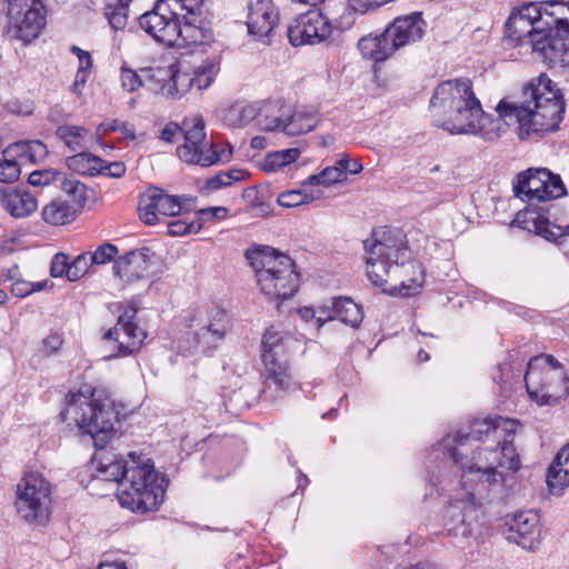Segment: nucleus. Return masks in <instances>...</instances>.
<instances>
[{
  "label": "nucleus",
  "mask_w": 569,
  "mask_h": 569,
  "mask_svg": "<svg viewBox=\"0 0 569 569\" xmlns=\"http://www.w3.org/2000/svg\"><path fill=\"white\" fill-rule=\"evenodd\" d=\"M520 102L501 100L496 111L498 118L483 111L468 78L447 80L438 84L431 99L430 110L435 126L451 134H473L486 141L500 137L502 120L517 123L521 140L539 138L559 128L565 113L563 97L556 84L545 74L537 82L528 83Z\"/></svg>",
  "instance_id": "f257e3e1"
},
{
  "label": "nucleus",
  "mask_w": 569,
  "mask_h": 569,
  "mask_svg": "<svg viewBox=\"0 0 569 569\" xmlns=\"http://www.w3.org/2000/svg\"><path fill=\"white\" fill-rule=\"evenodd\" d=\"M518 421L496 417L473 423L470 432L457 433L443 439L450 459L461 470V487L470 505L450 503L445 512L448 535L469 538L472 535L468 520L475 506L499 491L505 478L502 469L517 471L520 459L512 443Z\"/></svg>",
  "instance_id": "f03ea898"
},
{
  "label": "nucleus",
  "mask_w": 569,
  "mask_h": 569,
  "mask_svg": "<svg viewBox=\"0 0 569 569\" xmlns=\"http://www.w3.org/2000/svg\"><path fill=\"white\" fill-rule=\"evenodd\" d=\"M210 0H158L139 18V26L167 47L209 43L213 38Z\"/></svg>",
  "instance_id": "7ed1b4c3"
},
{
  "label": "nucleus",
  "mask_w": 569,
  "mask_h": 569,
  "mask_svg": "<svg viewBox=\"0 0 569 569\" xmlns=\"http://www.w3.org/2000/svg\"><path fill=\"white\" fill-rule=\"evenodd\" d=\"M98 471L106 480L119 483L118 501L133 512L157 511L163 502L167 480L146 456L131 451L127 458H103Z\"/></svg>",
  "instance_id": "20e7f679"
},
{
  "label": "nucleus",
  "mask_w": 569,
  "mask_h": 569,
  "mask_svg": "<svg viewBox=\"0 0 569 569\" xmlns=\"http://www.w3.org/2000/svg\"><path fill=\"white\" fill-rule=\"evenodd\" d=\"M66 409L60 413L62 421L73 420L82 433L92 439L94 447L103 449L116 435L119 421V405L104 389L93 388L90 396L70 392Z\"/></svg>",
  "instance_id": "39448f33"
},
{
  "label": "nucleus",
  "mask_w": 569,
  "mask_h": 569,
  "mask_svg": "<svg viewBox=\"0 0 569 569\" xmlns=\"http://www.w3.org/2000/svg\"><path fill=\"white\" fill-rule=\"evenodd\" d=\"M246 258L254 271L260 291L270 300L283 301L296 295L300 276L289 256L261 247L248 249Z\"/></svg>",
  "instance_id": "423d86ee"
},
{
  "label": "nucleus",
  "mask_w": 569,
  "mask_h": 569,
  "mask_svg": "<svg viewBox=\"0 0 569 569\" xmlns=\"http://www.w3.org/2000/svg\"><path fill=\"white\" fill-rule=\"evenodd\" d=\"M529 398L539 406H555L569 396V376L550 355L531 358L525 375Z\"/></svg>",
  "instance_id": "0eeeda50"
},
{
  "label": "nucleus",
  "mask_w": 569,
  "mask_h": 569,
  "mask_svg": "<svg viewBox=\"0 0 569 569\" xmlns=\"http://www.w3.org/2000/svg\"><path fill=\"white\" fill-rule=\"evenodd\" d=\"M288 341L273 328L263 333L262 362L264 366V388L262 397L276 400L282 395L293 390L296 383L289 367Z\"/></svg>",
  "instance_id": "6e6552de"
},
{
  "label": "nucleus",
  "mask_w": 569,
  "mask_h": 569,
  "mask_svg": "<svg viewBox=\"0 0 569 569\" xmlns=\"http://www.w3.org/2000/svg\"><path fill=\"white\" fill-rule=\"evenodd\" d=\"M506 37L516 46L529 44L549 61L548 41L540 2H526L515 8L506 22Z\"/></svg>",
  "instance_id": "1a4fd4ad"
},
{
  "label": "nucleus",
  "mask_w": 569,
  "mask_h": 569,
  "mask_svg": "<svg viewBox=\"0 0 569 569\" xmlns=\"http://www.w3.org/2000/svg\"><path fill=\"white\" fill-rule=\"evenodd\" d=\"M51 492L50 482L41 473H26L17 485V512L27 522L44 525L51 513Z\"/></svg>",
  "instance_id": "9d476101"
},
{
  "label": "nucleus",
  "mask_w": 569,
  "mask_h": 569,
  "mask_svg": "<svg viewBox=\"0 0 569 569\" xmlns=\"http://www.w3.org/2000/svg\"><path fill=\"white\" fill-rule=\"evenodd\" d=\"M3 30L11 39L29 42L46 24V8L41 0H6Z\"/></svg>",
  "instance_id": "9b49d317"
},
{
  "label": "nucleus",
  "mask_w": 569,
  "mask_h": 569,
  "mask_svg": "<svg viewBox=\"0 0 569 569\" xmlns=\"http://www.w3.org/2000/svg\"><path fill=\"white\" fill-rule=\"evenodd\" d=\"M513 193L530 207L566 196L567 190L559 174L547 168H529L519 172L512 182Z\"/></svg>",
  "instance_id": "f8f14e48"
},
{
  "label": "nucleus",
  "mask_w": 569,
  "mask_h": 569,
  "mask_svg": "<svg viewBox=\"0 0 569 569\" xmlns=\"http://www.w3.org/2000/svg\"><path fill=\"white\" fill-rule=\"evenodd\" d=\"M183 144L177 148L178 157L189 163L201 167H210L219 161L229 159L231 150L219 153L213 149V143L206 139L204 121L202 118H193L183 121Z\"/></svg>",
  "instance_id": "ddd939ff"
},
{
  "label": "nucleus",
  "mask_w": 569,
  "mask_h": 569,
  "mask_svg": "<svg viewBox=\"0 0 569 569\" xmlns=\"http://www.w3.org/2000/svg\"><path fill=\"white\" fill-rule=\"evenodd\" d=\"M548 41L549 62L569 67V2L540 1Z\"/></svg>",
  "instance_id": "4468645a"
},
{
  "label": "nucleus",
  "mask_w": 569,
  "mask_h": 569,
  "mask_svg": "<svg viewBox=\"0 0 569 569\" xmlns=\"http://www.w3.org/2000/svg\"><path fill=\"white\" fill-rule=\"evenodd\" d=\"M194 203L192 197L171 196L161 188L150 187L139 198V218L143 223L153 226L160 222L161 217H176L191 211Z\"/></svg>",
  "instance_id": "2eb2a0df"
},
{
  "label": "nucleus",
  "mask_w": 569,
  "mask_h": 569,
  "mask_svg": "<svg viewBox=\"0 0 569 569\" xmlns=\"http://www.w3.org/2000/svg\"><path fill=\"white\" fill-rule=\"evenodd\" d=\"M136 315V308L126 307L114 327L103 335L110 349L108 358L127 357L141 348L147 333L133 321Z\"/></svg>",
  "instance_id": "dca6fc26"
},
{
  "label": "nucleus",
  "mask_w": 569,
  "mask_h": 569,
  "mask_svg": "<svg viewBox=\"0 0 569 569\" xmlns=\"http://www.w3.org/2000/svg\"><path fill=\"white\" fill-rule=\"evenodd\" d=\"M331 32L332 24L329 18L317 9L298 16L287 29L289 42L293 47L323 42Z\"/></svg>",
  "instance_id": "f3484780"
},
{
  "label": "nucleus",
  "mask_w": 569,
  "mask_h": 569,
  "mask_svg": "<svg viewBox=\"0 0 569 569\" xmlns=\"http://www.w3.org/2000/svg\"><path fill=\"white\" fill-rule=\"evenodd\" d=\"M148 89L166 98L178 99L193 88L191 73L177 64L151 67L144 70Z\"/></svg>",
  "instance_id": "a211bd4d"
},
{
  "label": "nucleus",
  "mask_w": 569,
  "mask_h": 569,
  "mask_svg": "<svg viewBox=\"0 0 569 569\" xmlns=\"http://www.w3.org/2000/svg\"><path fill=\"white\" fill-rule=\"evenodd\" d=\"M278 21L279 10L272 0H249L246 24L248 33L256 40L269 44Z\"/></svg>",
  "instance_id": "6ab92c4d"
},
{
  "label": "nucleus",
  "mask_w": 569,
  "mask_h": 569,
  "mask_svg": "<svg viewBox=\"0 0 569 569\" xmlns=\"http://www.w3.org/2000/svg\"><path fill=\"white\" fill-rule=\"evenodd\" d=\"M427 23L420 12L396 18L383 31L392 52L419 41L426 32Z\"/></svg>",
  "instance_id": "aec40b11"
},
{
  "label": "nucleus",
  "mask_w": 569,
  "mask_h": 569,
  "mask_svg": "<svg viewBox=\"0 0 569 569\" xmlns=\"http://www.w3.org/2000/svg\"><path fill=\"white\" fill-rule=\"evenodd\" d=\"M512 226H517L555 243H559L562 238L569 234V224L562 227L552 223L543 212L530 207L516 214Z\"/></svg>",
  "instance_id": "412c9836"
},
{
  "label": "nucleus",
  "mask_w": 569,
  "mask_h": 569,
  "mask_svg": "<svg viewBox=\"0 0 569 569\" xmlns=\"http://www.w3.org/2000/svg\"><path fill=\"white\" fill-rule=\"evenodd\" d=\"M368 240L365 241V248L372 254L383 256L392 260L397 267L405 264L409 259L406 236L398 229H382L373 232V241L368 247Z\"/></svg>",
  "instance_id": "4be33fe9"
},
{
  "label": "nucleus",
  "mask_w": 569,
  "mask_h": 569,
  "mask_svg": "<svg viewBox=\"0 0 569 569\" xmlns=\"http://www.w3.org/2000/svg\"><path fill=\"white\" fill-rule=\"evenodd\" d=\"M507 539L523 549L535 550L540 541L539 516L531 510L515 515L509 522Z\"/></svg>",
  "instance_id": "5701e85b"
},
{
  "label": "nucleus",
  "mask_w": 569,
  "mask_h": 569,
  "mask_svg": "<svg viewBox=\"0 0 569 569\" xmlns=\"http://www.w3.org/2000/svg\"><path fill=\"white\" fill-rule=\"evenodd\" d=\"M1 208L16 219H24L38 209L37 197L26 187H1Z\"/></svg>",
  "instance_id": "b1692460"
},
{
  "label": "nucleus",
  "mask_w": 569,
  "mask_h": 569,
  "mask_svg": "<svg viewBox=\"0 0 569 569\" xmlns=\"http://www.w3.org/2000/svg\"><path fill=\"white\" fill-rule=\"evenodd\" d=\"M150 250L136 249L118 257L113 263V273L124 283H132L143 279L150 268Z\"/></svg>",
  "instance_id": "393cba45"
},
{
  "label": "nucleus",
  "mask_w": 569,
  "mask_h": 569,
  "mask_svg": "<svg viewBox=\"0 0 569 569\" xmlns=\"http://www.w3.org/2000/svg\"><path fill=\"white\" fill-rule=\"evenodd\" d=\"M229 318L227 311L218 306L208 311L207 321L194 332L196 348L202 352L211 350L217 342L224 338Z\"/></svg>",
  "instance_id": "a878e982"
},
{
  "label": "nucleus",
  "mask_w": 569,
  "mask_h": 569,
  "mask_svg": "<svg viewBox=\"0 0 569 569\" xmlns=\"http://www.w3.org/2000/svg\"><path fill=\"white\" fill-rule=\"evenodd\" d=\"M286 112L281 128V132L286 136L306 134L316 129L320 121L317 110L312 107L288 104Z\"/></svg>",
  "instance_id": "bb28decb"
},
{
  "label": "nucleus",
  "mask_w": 569,
  "mask_h": 569,
  "mask_svg": "<svg viewBox=\"0 0 569 569\" xmlns=\"http://www.w3.org/2000/svg\"><path fill=\"white\" fill-rule=\"evenodd\" d=\"M332 312L333 315L328 312L325 317H318V328H321L327 321L335 319H338L352 328H358L363 320L361 307L348 297L333 298Z\"/></svg>",
  "instance_id": "cd10ccee"
},
{
  "label": "nucleus",
  "mask_w": 569,
  "mask_h": 569,
  "mask_svg": "<svg viewBox=\"0 0 569 569\" xmlns=\"http://www.w3.org/2000/svg\"><path fill=\"white\" fill-rule=\"evenodd\" d=\"M547 485L553 496H561L569 486V443L557 453L548 469Z\"/></svg>",
  "instance_id": "c85d7f7f"
},
{
  "label": "nucleus",
  "mask_w": 569,
  "mask_h": 569,
  "mask_svg": "<svg viewBox=\"0 0 569 569\" xmlns=\"http://www.w3.org/2000/svg\"><path fill=\"white\" fill-rule=\"evenodd\" d=\"M288 104L282 100H266L258 102V126L266 132H281Z\"/></svg>",
  "instance_id": "c756f323"
},
{
  "label": "nucleus",
  "mask_w": 569,
  "mask_h": 569,
  "mask_svg": "<svg viewBox=\"0 0 569 569\" xmlns=\"http://www.w3.org/2000/svg\"><path fill=\"white\" fill-rule=\"evenodd\" d=\"M2 154L3 157H14L20 166L33 164L46 159L48 149L40 140H21L9 144Z\"/></svg>",
  "instance_id": "7c9ffc66"
},
{
  "label": "nucleus",
  "mask_w": 569,
  "mask_h": 569,
  "mask_svg": "<svg viewBox=\"0 0 569 569\" xmlns=\"http://www.w3.org/2000/svg\"><path fill=\"white\" fill-rule=\"evenodd\" d=\"M77 208L70 201L56 198L47 203L41 211L42 220L51 226H64L78 216Z\"/></svg>",
  "instance_id": "2f4dec72"
},
{
  "label": "nucleus",
  "mask_w": 569,
  "mask_h": 569,
  "mask_svg": "<svg viewBox=\"0 0 569 569\" xmlns=\"http://www.w3.org/2000/svg\"><path fill=\"white\" fill-rule=\"evenodd\" d=\"M366 262L367 276L377 287L385 286L388 282V279L390 277H395L399 270V267H397L392 260H389L383 256L372 254L369 250Z\"/></svg>",
  "instance_id": "473e14b6"
},
{
  "label": "nucleus",
  "mask_w": 569,
  "mask_h": 569,
  "mask_svg": "<svg viewBox=\"0 0 569 569\" xmlns=\"http://www.w3.org/2000/svg\"><path fill=\"white\" fill-rule=\"evenodd\" d=\"M358 48L365 58L375 62H383L393 53L385 32L375 37H362L358 42Z\"/></svg>",
  "instance_id": "72a5a7b5"
},
{
  "label": "nucleus",
  "mask_w": 569,
  "mask_h": 569,
  "mask_svg": "<svg viewBox=\"0 0 569 569\" xmlns=\"http://www.w3.org/2000/svg\"><path fill=\"white\" fill-rule=\"evenodd\" d=\"M68 168L82 176H94L101 171L103 160L97 156L80 150L66 159Z\"/></svg>",
  "instance_id": "f704fd0d"
},
{
  "label": "nucleus",
  "mask_w": 569,
  "mask_h": 569,
  "mask_svg": "<svg viewBox=\"0 0 569 569\" xmlns=\"http://www.w3.org/2000/svg\"><path fill=\"white\" fill-rule=\"evenodd\" d=\"M87 129L79 126H60L56 130V134L61 139L72 152L88 149L86 143Z\"/></svg>",
  "instance_id": "c9c22d12"
},
{
  "label": "nucleus",
  "mask_w": 569,
  "mask_h": 569,
  "mask_svg": "<svg viewBox=\"0 0 569 569\" xmlns=\"http://www.w3.org/2000/svg\"><path fill=\"white\" fill-rule=\"evenodd\" d=\"M58 186L66 194L71 197L72 200L70 203L77 208L78 212H80L87 201L86 184L74 178H68L62 172V178L59 180Z\"/></svg>",
  "instance_id": "e433bc0d"
},
{
  "label": "nucleus",
  "mask_w": 569,
  "mask_h": 569,
  "mask_svg": "<svg viewBox=\"0 0 569 569\" xmlns=\"http://www.w3.org/2000/svg\"><path fill=\"white\" fill-rule=\"evenodd\" d=\"M129 4L128 1L116 0L109 2L104 8V16L110 27L114 31H122L128 23Z\"/></svg>",
  "instance_id": "4c0bfd02"
},
{
  "label": "nucleus",
  "mask_w": 569,
  "mask_h": 569,
  "mask_svg": "<svg viewBox=\"0 0 569 569\" xmlns=\"http://www.w3.org/2000/svg\"><path fill=\"white\" fill-rule=\"evenodd\" d=\"M300 156V150L297 148H289L269 153L262 163V169L266 172H274L284 166L295 162Z\"/></svg>",
  "instance_id": "58836bf2"
},
{
  "label": "nucleus",
  "mask_w": 569,
  "mask_h": 569,
  "mask_svg": "<svg viewBox=\"0 0 569 569\" xmlns=\"http://www.w3.org/2000/svg\"><path fill=\"white\" fill-rule=\"evenodd\" d=\"M346 179L347 173L341 168H338V166H333L325 168L320 173L309 176L305 183L309 186H330Z\"/></svg>",
  "instance_id": "ea45409f"
},
{
  "label": "nucleus",
  "mask_w": 569,
  "mask_h": 569,
  "mask_svg": "<svg viewBox=\"0 0 569 569\" xmlns=\"http://www.w3.org/2000/svg\"><path fill=\"white\" fill-rule=\"evenodd\" d=\"M218 70L219 67L214 62H204L193 73H191L193 88H197L198 91L207 89L213 81Z\"/></svg>",
  "instance_id": "a19ab883"
},
{
  "label": "nucleus",
  "mask_w": 569,
  "mask_h": 569,
  "mask_svg": "<svg viewBox=\"0 0 569 569\" xmlns=\"http://www.w3.org/2000/svg\"><path fill=\"white\" fill-rule=\"evenodd\" d=\"M151 67H149V69ZM144 70H148V68L140 69V73H138L137 71L122 66L120 69L122 88L128 92H133L143 86L148 87L146 77L143 74Z\"/></svg>",
  "instance_id": "79ce46f5"
},
{
  "label": "nucleus",
  "mask_w": 569,
  "mask_h": 569,
  "mask_svg": "<svg viewBox=\"0 0 569 569\" xmlns=\"http://www.w3.org/2000/svg\"><path fill=\"white\" fill-rule=\"evenodd\" d=\"M118 252L119 250L114 244L110 242H104L98 246L93 252L88 253L90 257V263L92 266H102L111 261L114 262Z\"/></svg>",
  "instance_id": "37998d69"
},
{
  "label": "nucleus",
  "mask_w": 569,
  "mask_h": 569,
  "mask_svg": "<svg viewBox=\"0 0 569 569\" xmlns=\"http://www.w3.org/2000/svg\"><path fill=\"white\" fill-rule=\"evenodd\" d=\"M62 178V172L43 169L31 172L28 177V183L33 187H43L49 184L58 186L59 180Z\"/></svg>",
  "instance_id": "c03bdc74"
},
{
  "label": "nucleus",
  "mask_w": 569,
  "mask_h": 569,
  "mask_svg": "<svg viewBox=\"0 0 569 569\" xmlns=\"http://www.w3.org/2000/svg\"><path fill=\"white\" fill-rule=\"evenodd\" d=\"M313 200V197L310 193L303 192L301 190H289L281 192L278 196V203L284 208H293L300 204L309 203Z\"/></svg>",
  "instance_id": "a18cd8bd"
},
{
  "label": "nucleus",
  "mask_w": 569,
  "mask_h": 569,
  "mask_svg": "<svg viewBox=\"0 0 569 569\" xmlns=\"http://www.w3.org/2000/svg\"><path fill=\"white\" fill-rule=\"evenodd\" d=\"M48 286V280L31 282L24 279H17L11 284V292L18 298H26L27 296L43 290Z\"/></svg>",
  "instance_id": "49530a36"
},
{
  "label": "nucleus",
  "mask_w": 569,
  "mask_h": 569,
  "mask_svg": "<svg viewBox=\"0 0 569 569\" xmlns=\"http://www.w3.org/2000/svg\"><path fill=\"white\" fill-rule=\"evenodd\" d=\"M20 162L14 157H3L0 161V181L10 183L17 180L20 176Z\"/></svg>",
  "instance_id": "de8ad7c7"
},
{
  "label": "nucleus",
  "mask_w": 569,
  "mask_h": 569,
  "mask_svg": "<svg viewBox=\"0 0 569 569\" xmlns=\"http://www.w3.org/2000/svg\"><path fill=\"white\" fill-rule=\"evenodd\" d=\"M91 266L89 253L79 254L72 262H69L68 280L77 281L81 279Z\"/></svg>",
  "instance_id": "09e8293b"
},
{
  "label": "nucleus",
  "mask_w": 569,
  "mask_h": 569,
  "mask_svg": "<svg viewBox=\"0 0 569 569\" xmlns=\"http://www.w3.org/2000/svg\"><path fill=\"white\" fill-rule=\"evenodd\" d=\"M202 228L199 221L174 220L168 223V233L170 236H186L198 233Z\"/></svg>",
  "instance_id": "8fccbe9b"
},
{
  "label": "nucleus",
  "mask_w": 569,
  "mask_h": 569,
  "mask_svg": "<svg viewBox=\"0 0 569 569\" xmlns=\"http://www.w3.org/2000/svg\"><path fill=\"white\" fill-rule=\"evenodd\" d=\"M69 272V257L66 253H57L51 260L50 274L53 278L66 276Z\"/></svg>",
  "instance_id": "3c124183"
},
{
  "label": "nucleus",
  "mask_w": 569,
  "mask_h": 569,
  "mask_svg": "<svg viewBox=\"0 0 569 569\" xmlns=\"http://www.w3.org/2000/svg\"><path fill=\"white\" fill-rule=\"evenodd\" d=\"M183 133V123L180 126L176 122H169L160 132V139L173 143L177 142Z\"/></svg>",
  "instance_id": "603ef678"
},
{
  "label": "nucleus",
  "mask_w": 569,
  "mask_h": 569,
  "mask_svg": "<svg viewBox=\"0 0 569 569\" xmlns=\"http://www.w3.org/2000/svg\"><path fill=\"white\" fill-rule=\"evenodd\" d=\"M217 212H222L226 217L228 210L223 207L200 209L196 212L197 218L193 221H199L202 224V221L214 220L217 219Z\"/></svg>",
  "instance_id": "864d4df0"
},
{
  "label": "nucleus",
  "mask_w": 569,
  "mask_h": 569,
  "mask_svg": "<svg viewBox=\"0 0 569 569\" xmlns=\"http://www.w3.org/2000/svg\"><path fill=\"white\" fill-rule=\"evenodd\" d=\"M230 186L229 177L224 171L211 177L206 182V188L211 191L219 190L220 188Z\"/></svg>",
  "instance_id": "5fc2aeb1"
},
{
  "label": "nucleus",
  "mask_w": 569,
  "mask_h": 569,
  "mask_svg": "<svg viewBox=\"0 0 569 569\" xmlns=\"http://www.w3.org/2000/svg\"><path fill=\"white\" fill-rule=\"evenodd\" d=\"M99 173L112 178H121L126 173V166L122 162H112L108 164L102 163V168Z\"/></svg>",
  "instance_id": "6e6d98bb"
},
{
  "label": "nucleus",
  "mask_w": 569,
  "mask_h": 569,
  "mask_svg": "<svg viewBox=\"0 0 569 569\" xmlns=\"http://www.w3.org/2000/svg\"><path fill=\"white\" fill-rule=\"evenodd\" d=\"M338 168H341L345 173L348 171L352 174H357L362 170V164L359 160L342 158L338 161Z\"/></svg>",
  "instance_id": "4d7b16f0"
},
{
  "label": "nucleus",
  "mask_w": 569,
  "mask_h": 569,
  "mask_svg": "<svg viewBox=\"0 0 569 569\" xmlns=\"http://www.w3.org/2000/svg\"><path fill=\"white\" fill-rule=\"evenodd\" d=\"M62 338L58 333H50L43 339V347L49 352H56L62 346Z\"/></svg>",
  "instance_id": "13d9d810"
},
{
  "label": "nucleus",
  "mask_w": 569,
  "mask_h": 569,
  "mask_svg": "<svg viewBox=\"0 0 569 569\" xmlns=\"http://www.w3.org/2000/svg\"><path fill=\"white\" fill-rule=\"evenodd\" d=\"M117 131H120L124 137L130 138L131 140L136 139L134 128L128 122H121Z\"/></svg>",
  "instance_id": "bf43d9fd"
},
{
  "label": "nucleus",
  "mask_w": 569,
  "mask_h": 569,
  "mask_svg": "<svg viewBox=\"0 0 569 569\" xmlns=\"http://www.w3.org/2000/svg\"><path fill=\"white\" fill-rule=\"evenodd\" d=\"M299 315L301 317L302 320H305L306 322L310 321V320H316L318 322V317L317 313H316V310H313L312 308L310 307H303L299 310Z\"/></svg>",
  "instance_id": "052dcab7"
},
{
  "label": "nucleus",
  "mask_w": 569,
  "mask_h": 569,
  "mask_svg": "<svg viewBox=\"0 0 569 569\" xmlns=\"http://www.w3.org/2000/svg\"><path fill=\"white\" fill-rule=\"evenodd\" d=\"M120 123H121V121H119L117 119L108 120V121L102 122L99 126V129L103 130L104 132H107V131H117L118 127L120 126Z\"/></svg>",
  "instance_id": "680f3d73"
},
{
  "label": "nucleus",
  "mask_w": 569,
  "mask_h": 569,
  "mask_svg": "<svg viewBox=\"0 0 569 569\" xmlns=\"http://www.w3.org/2000/svg\"><path fill=\"white\" fill-rule=\"evenodd\" d=\"M90 74L89 69L84 68H78L74 80L80 83L81 86H84Z\"/></svg>",
  "instance_id": "e2e57ef3"
},
{
  "label": "nucleus",
  "mask_w": 569,
  "mask_h": 569,
  "mask_svg": "<svg viewBox=\"0 0 569 569\" xmlns=\"http://www.w3.org/2000/svg\"><path fill=\"white\" fill-rule=\"evenodd\" d=\"M226 174L229 177L230 186L233 182L241 181L244 178V171L240 169L230 170L226 172Z\"/></svg>",
  "instance_id": "0e129e2a"
},
{
  "label": "nucleus",
  "mask_w": 569,
  "mask_h": 569,
  "mask_svg": "<svg viewBox=\"0 0 569 569\" xmlns=\"http://www.w3.org/2000/svg\"><path fill=\"white\" fill-rule=\"evenodd\" d=\"M257 110H258V103L257 104L247 106V107H244L242 109V116L244 118L256 119L258 121Z\"/></svg>",
  "instance_id": "69168bd1"
},
{
  "label": "nucleus",
  "mask_w": 569,
  "mask_h": 569,
  "mask_svg": "<svg viewBox=\"0 0 569 569\" xmlns=\"http://www.w3.org/2000/svg\"><path fill=\"white\" fill-rule=\"evenodd\" d=\"M78 59H79V68H84V69H89V70L91 69L92 59L88 51L82 53V56H80Z\"/></svg>",
  "instance_id": "338daca9"
},
{
  "label": "nucleus",
  "mask_w": 569,
  "mask_h": 569,
  "mask_svg": "<svg viewBox=\"0 0 569 569\" xmlns=\"http://www.w3.org/2000/svg\"><path fill=\"white\" fill-rule=\"evenodd\" d=\"M98 569H128V568L126 567L124 562L114 561V562H102V563H100Z\"/></svg>",
  "instance_id": "774afa93"
}]
</instances>
